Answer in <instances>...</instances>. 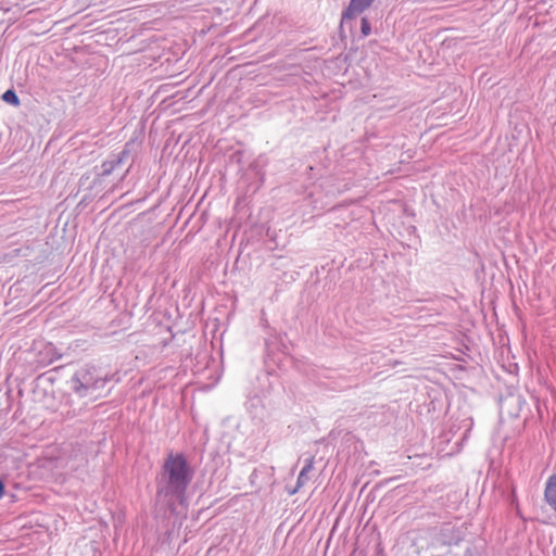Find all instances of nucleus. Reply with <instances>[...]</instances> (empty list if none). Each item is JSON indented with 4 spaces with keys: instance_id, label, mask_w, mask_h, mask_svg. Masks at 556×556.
Segmentation results:
<instances>
[{
    "instance_id": "1",
    "label": "nucleus",
    "mask_w": 556,
    "mask_h": 556,
    "mask_svg": "<svg viewBox=\"0 0 556 556\" xmlns=\"http://www.w3.org/2000/svg\"><path fill=\"white\" fill-rule=\"evenodd\" d=\"M163 475L167 488L160 490L159 493L165 492V494L182 495L192 479V471L182 454H169L167 456L163 465Z\"/></svg>"
},
{
    "instance_id": "2",
    "label": "nucleus",
    "mask_w": 556,
    "mask_h": 556,
    "mask_svg": "<svg viewBox=\"0 0 556 556\" xmlns=\"http://www.w3.org/2000/svg\"><path fill=\"white\" fill-rule=\"evenodd\" d=\"M374 0H351L349 7L342 14V18L352 20L366 10Z\"/></svg>"
},
{
    "instance_id": "3",
    "label": "nucleus",
    "mask_w": 556,
    "mask_h": 556,
    "mask_svg": "<svg viewBox=\"0 0 556 556\" xmlns=\"http://www.w3.org/2000/svg\"><path fill=\"white\" fill-rule=\"evenodd\" d=\"M545 501L556 511V475L548 478L544 491Z\"/></svg>"
},
{
    "instance_id": "4",
    "label": "nucleus",
    "mask_w": 556,
    "mask_h": 556,
    "mask_svg": "<svg viewBox=\"0 0 556 556\" xmlns=\"http://www.w3.org/2000/svg\"><path fill=\"white\" fill-rule=\"evenodd\" d=\"M313 469V460L311 459L300 471L298 481H296V488L290 492V494H295L300 488H302L306 481L308 480V473Z\"/></svg>"
},
{
    "instance_id": "5",
    "label": "nucleus",
    "mask_w": 556,
    "mask_h": 556,
    "mask_svg": "<svg viewBox=\"0 0 556 556\" xmlns=\"http://www.w3.org/2000/svg\"><path fill=\"white\" fill-rule=\"evenodd\" d=\"M2 100L4 102L10 103V104L15 105V106H17L20 104L18 97L16 96V93L13 90H7L2 94Z\"/></svg>"
},
{
    "instance_id": "6",
    "label": "nucleus",
    "mask_w": 556,
    "mask_h": 556,
    "mask_svg": "<svg viewBox=\"0 0 556 556\" xmlns=\"http://www.w3.org/2000/svg\"><path fill=\"white\" fill-rule=\"evenodd\" d=\"M115 166H116V162L115 161L104 162L102 164V173H101V175L102 176L110 175L114 170Z\"/></svg>"
},
{
    "instance_id": "7",
    "label": "nucleus",
    "mask_w": 556,
    "mask_h": 556,
    "mask_svg": "<svg viewBox=\"0 0 556 556\" xmlns=\"http://www.w3.org/2000/svg\"><path fill=\"white\" fill-rule=\"evenodd\" d=\"M361 31L364 36H368L371 31L370 25L366 18H362Z\"/></svg>"
},
{
    "instance_id": "8",
    "label": "nucleus",
    "mask_w": 556,
    "mask_h": 556,
    "mask_svg": "<svg viewBox=\"0 0 556 556\" xmlns=\"http://www.w3.org/2000/svg\"><path fill=\"white\" fill-rule=\"evenodd\" d=\"M4 494V484L3 482L0 481V498L3 496Z\"/></svg>"
}]
</instances>
